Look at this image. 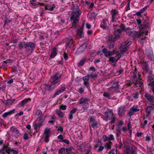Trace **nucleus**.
<instances>
[{
	"mask_svg": "<svg viewBox=\"0 0 154 154\" xmlns=\"http://www.w3.org/2000/svg\"><path fill=\"white\" fill-rule=\"evenodd\" d=\"M24 45L26 53H27L30 51H31V53H32L35 48V43L32 42H24Z\"/></svg>",
	"mask_w": 154,
	"mask_h": 154,
	"instance_id": "f257e3e1",
	"label": "nucleus"
},
{
	"mask_svg": "<svg viewBox=\"0 0 154 154\" xmlns=\"http://www.w3.org/2000/svg\"><path fill=\"white\" fill-rule=\"evenodd\" d=\"M62 74L59 73H56L51 77V81L53 84L56 85L60 81Z\"/></svg>",
	"mask_w": 154,
	"mask_h": 154,
	"instance_id": "f03ea898",
	"label": "nucleus"
},
{
	"mask_svg": "<svg viewBox=\"0 0 154 154\" xmlns=\"http://www.w3.org/2000/svg\"><path fill=\"white\" fill-rule=\"evenodd\" d=\"M131 41L128 40L123 42L119 47L120 51L122 52H125L129 46L131 44Z\"/></svg>",
	"mask_w": 154,
	"mask_h": 154,
	"instance_id": "7ed1b4c3",
	"label": "nucleus"
},
{
	"mask_svg": "<svg viewBox=\"0 0 154 154\" xmlns=\"http://www.w3.org/2000/svg\"><path fill=\"white\" fill-rule=\"evenodd\" d=\"M66 87L65 85L64 84L61 85L59 88L55 92L53 97H54L57 96L63 93L66 91Z\"/></svg>",
	"mask_w": 154,
	"mask_h": 154,
	"instance_id": "20e7f679",
	"label": "nucleus"
},
{
	"mask_svg": "<svg viewBox=\"0 0 154 154\" xmlns=\"http://www.w3.org/2000/svg\"><path fill=\"white\" fill-rule=\"evenodd\" d=\"M79 9L78 6L75 5L73 7L72 14L71 16L72 17V18L73 17H78L81 14V13H79Z\"/></svg>",
	"mask_w": 154,
	"mask_h": 154,
	"instance_id": "39448f33",
	"label": "nucleus"
},
{
	"mask_svg": "<svg viewBox=\"0 0 154 154\" xmlns=\"http://www.w3.org/2000/svg\"><path fill=\"white\" fill-rule=\"evenodd\" d=\"M105 117L109 120L111 119L113 117V113L112 109H108L106 112H103Z\"/></svg>",
	"mask_w": 154,
	"mask_h": 154,
	"instance_id": "423d86ee",
	"label": "nucleus"
},
{
	"mask_svg": "<svg viewBox=\"0 0 154 154\" xmlns=\"http://www.w3.org/2000/svg\"><path fill=\"white\" fill-rule=\"evenodd\" d=\"M51 131L49 128H46L45 129L43 137L45 142L48 143L49 141V138L50 135Z\"/></svg>",
	"mask_w": 154,
	"mask_h": 154,
	"instance_id": "0eeeda50",
	"label": "nucleus"
},
{
	"mask_svg": "<svg viewBox=\"0 0 154 154\" xmlns=\"http://www.w3.org/2000/svg\"><path fill=\"white\" fill-rule=\"evenodd\" d=\"M111 14L112 18L111 22H114L116 21V19H117V16L119 15V12L116 10L113 9L111 11Z\"/></svg>",
	"mask_w": 154,
	"mask_h": 154,
	"instance_id": "6e6552de",
	"label": "nucleus"
},
{
	"mask_svg": "<svg viewBox=\"0 0 154 154\" xmlns=\"http://www.w3.org/2000/svg\"><path fill=\"white\" fill-rule=\"evenodd\" d=\"M125 111L126 109L125 106H121L119 107L118 110V115L119 117L122 118L124 115Z\"/></svg>",
	"mask_w": 154,
	"mask_h": 154,
	"instance_id": "1a4fd4ad",
	"label": "nucleus"
},
{
	"mask_svg": "<svg viewBox=\"0 0 154 154\" xmlns=\"http://www.w3.org/2000/svg\"><path fill=\"white\" fill-rule=\"evenodd\" d=\"M125 31L128 35L131 36L135 37L137 34V32L136 31L128 28L126 29Z\"/></svg>",
	"mask_w": 154,
	"mask_h": 154,
	"instance_id": "9d476101",
	"label": "nucleus"
},
{
	"mask_svg": "<svg viewBox=\"0 0 154 154\" xmlns=\"http://www.w3.org/2000/svg\"><path fill=\"white\" fill-rule=\"evenodd\" d=\"M102 51L104 54L105 57H109L110 56L113 55L115 54L114 51H109L105 48L103 49Z\"/></svg>",
	"mask_w": 154,
	"mask_h": 154,
	"instance_id": "9b49d317",
	"label": "nucleus"
},
{
	"mask_svg": "<svg viewBox=\"0 0 154 154\" xmlns=\"http://www.w3.org/2000/svg\"><path fill=\"white\" fill-rule=\"evenodd\" d=\"M90 78V75L88 74L86 76L83 77L82 79L84 81L83 84L86 87H88L89 84V82Z\"/></svg>",
	"mask_w": 154,
	"mask_h": 154,
	"instance_id": "f8f14e48",
	"label": "nucleus"
},
{
	"mask_svg": "<svg viewBox=\"0 0 154 154\" xmlns=\"http://www.w3.org/2000/svg\"><path fill=\"white\" fill-rule=\"evenodd\" d=\"M121 57V55L119 54H117L115 57H111L109 58V60L112 62V63H116L117 62L118 60Z\"/></svg>",
	"mask_w": 154,
	"mask_h": 154,
	"instance_id": "ddd939ff",
	"label": "nucleus"
},
{
	"mask_svg": "<svg viewBox=\"0 0 154 154\" xmlns=\"http://www.w3.org/2000/svg\"><path fill=\"white\" fill-rule=\"evenodd\" d=\"M87 47V44L86 43H84L78 48L77 52L79 54L81 53L85 50Z\"/></svg>",
	"mask_w": 154,
	"mask_h": 154,
	"instance_id": "4468645a",
	"label": "nucleus"
},
{
	"mask_svg": "<svg viewBox=\"0 0 154 154\" xmlns=\"http://www.w3.org/2000/svg\"><path fill=\"white\" fill-rule=\"evenodd\" d=\"M78 18V17H73L72 18V17H71L70 18V20L71 21L73 20V22L72 23L71 27H73L74 29L77 28L76 24L79 20Z\"/></svg>",
	"mask_w": 154,
	"mask_h": 154,
	"instance_id": "2eb2a0df",
	"label": "nucleus"
},
{
	"mask_svg": "<svg viewBox=\"0 0 154 154\" xmlns=\"http://www.w3.org/2000/svg\"><path fill=\"white\" fill-rule=\"evenodd\" d=\"M144 96L150 103L154 102V97L153 96L150 95L148 93H146Z\"/></svg>",
	"mask_w": 154,
	"mask_h": 154,
	"instance_id": "dca6fc26",
	"label": "nucleus"
},
{
	"mask_svg": "<svg viewBox=\"0 0 154 154\" xmlns=\"http://www.w3.org/2000/svg\"><path fill=\"white\" fill-rule=\"evenodd\" d=\"M149 23H143L139 26V29L140 30H141L143 29L147 30L149 29Z\"/></svg>",
	"mask_w": 154,
	"mask_h": 154,
	"instance_id": "f3484780",
	"label": "nucleus"
},
{
	"mask_svg": "<svg viewBox=\"0 0 154 154\" xmlns=\"http://www.w3.org/2000/svg\"><path fill=\"white\" fill-rule=\"evenodd\" d=\"M154 76L152 74V72L150 71L149 75L148 76L147 78V81L149 83H152L154 82Z\"/></svg>",
	"mask_w": 154,
	"mask_h": 154,
	"instance_id": "a211bd4d",
	"label": "nucleus"
},
{
	"mask_svg": "<svg viewBox=\"0 0 154 154\" xmlns=\"http://www.w3.org/2000/svg\"><path fill=\"white\" fill-rule=\"evenodd\" d=\"M146 53L148 57L151 60H153L154 58V56L152 52V51H149L147 50L146 51Z\"/></svg>",
	"mask_w": 154,
	"mask_h": 154,
	"instance_id": "6ab92c4d",
	"label": "nucleus"
},
{
	"mask_svg": "<svg viewBox=\"0 0 154 154\" xmlns=\"http://www.w3.org/2000/svg\"><path fill=\"white\" fill-rule=\"evenodd\" d=\"M88 100V99L85 97H82L78 101V103L80 104L86 103Z\"/></svg>",
	"mask_w": 154,
	"mask_h": 154,
	"instance_id": "aec40b11",
	"label": "nucleus"
},
{
	"mask_svg": "<svg viewBox=\"0 0 154 154\" xmlns=\"http://www.w3.org/2000/svg\"><path fill=\"white\" fill-rule=\"evenodd\" d=\"M82 30H81L80 29H78L77 31V35L79 36L80 38H82L84 37V33Z\"/></svg>",
	"mask_w": 154,
	"mask_h": 154,
	"instance_id": "412c9836",
	"label": "nucleus"
},
{
	"mask_svg": "<svg viewBox=\"0 0 154 154\" xmlns=\"http://www.w3.org/2000/svg\"><path fill=\"white\" fill-rule=\"evenodd\" d=\"M116 137L117 140H118L119 139L118 137L120 136L121 134V130L119 126H118L116 129Z\"/></svg>",
	"mask_w": 154,
	"mask_h": 154,
	"instance_id": "4be33fe9",
	"label": "nucleus"
},
{
	"mask_svg": "<svg viewBox=\"0 0 154 154\" xmlns=\"http://www.w3.org/2000/svg\"><path fill=\"white\" fill-rule=\"evenodd\" d=\"M14 110V109L9 112L4 113L2 117L4 119L6 118L8 116H10L13 114Z\"/></svg>",
	"mask_w": 154,
	"mask_h": 154,
	"instance_id": "5701e85b",
	"label": "nucleus"
},
{
	"mask_svg": "<svg viewBox=\"0 0 154 154\" xmlns=\"http://www.w3.org/2000/svg\"><path fill=\"white\" fill-rule=\"evenodd\" d=\"M12 20L7 17L5 18V20H4V23L3 26V27H5L6 25L8 24L9 23L11 22Z\"/></svg>",
	"mask_w": 154,
	"mask_h": 154,
	"instance_id": "b1692460",
	"label": "nucleus"
},
{
	"mask_svg": "<svg viewBox=\"0 0 154 154\" xmlns=\"http://www.w3.org/2000/svg\"><path fill=\"white\" fill-rule=\"evenodd\" d=\"M107 26L106 20H103L102 23H101L100 27L104 29H106Z\"/></svg>",
	"mask_w": 154,
	"mask_h": 154,
	"instance_id": "393cba45",
	"label": "nucleus"
},
{
	"mask_svg": "<svg viewBox=\"0 0 154 154\" xmlns=\"http://www.w3.org/2000/svg\"><path fill=\"white\" fill-rule=\"evenodd\" d=\"M118 85L119 83L118 82H116L113 83L112 85V86L109 88V89L110 90H112L113 89H114L115 90H118Z\"/></svg>",
	"mask_w": 154,
	"mask_h": 154,
	"instance_id": "a878e982",
	"label": "nucleus"
},
{
	"mask_svg": "<svg viewBox=\"0 0 154 154\" xmlns=\"http://www.w3.org/2000/svg\"><path fill=\"white\" fill-rule=\"evenodd\" d=\"M57 49L54 48L53 49V51L51 52V54L50 55V59L54 58L57 55Z\"/></svg>",
	"mask_w": 154,
	"mask_h": 154,
	"instance_id": "bb28decb",
	"label": "nucleus"
},
{
	"mask_svg": "<svg viewBox=\"0 0 154 154\" xmlns=\"http://www.w3.org/2000/svg\"><path fill=\"white\" fill-rule=\"evenodd\" d=\"M11 131L12 132V134L14 135H17L19 133L18 129L15 127L12 126L10 128Z\"/></svg>",
	"mask_w": 154,
	"mask_h": 154,
	"instance_id": "cd10ccee",
	"label": "nucleus"
},
{
	"mask_svg": "<svg viewBox=\"0 0 154 154\" xmlns=\"http://www.w3.org/2000/svg\"><path fill=\"white\" fill-rule=\"evenodd\" d=\"M134 83L135 84V85H136V84H138L140 87H141V85H143L142 80L139 77L138 79H137L135 81H134Z\"/></svg>",
	"mask_w": 154,
	"mask_h": 154,
	"instance_id": "c85d7f7f",
	"label": "nucleus"
},
{
	"mask_svg": "<svg viewBox=\"0 0 154 154\" xmlns=\"http://www.w3.org/2000/svg\"><path fill=\"white\" fill-rule=\"evenodd\" d=\"M18 47L20 51H22L24 48H25L24 42L23 43L21 42H20L18 44Z\"/></svg>",
	"mask_w": 154,
	"mask_h": 154,
	"instance_id": "c756f323",
	"label": "nucleus"
},
{
	"mask_svg": "<svg viewBox=\"0 0 154 154\" xmlns=\"http://www.w3.org/2000/svg\"><path fill=\"white\" fill-rule=\"evenodd\" d=\"M15 101V100L13 99H9L8 100H6L5 101L4 103H5L6 104L9 105H11Z\"/></svg>",
	"mask_w": 154,
	"mask_h": 154,
	"instance_id": "7c9ffc66",
	"label": "nucleus"
},
{
	"mask_svg": "<svg viewBox=\"0 0 154 154\" xmlns=\"http://www.w3.org/2000/svg\"><path fill=\"white\" fill-rule=\"evenodd\" d=\"M125 27L124 24H122L119 27V28L117 30V32L119 33H121L125 29Z\"/></svg>",
	"mask_w": 154,
	"mask_h": 154,
	"instance_id": "2f4dec72",
	"label": "nucleus"
},
{
	"mask_svg": "<svg viewBox=\"0 0 154 154\" xmlns=\"http://www.w3.org/2000/svg\"><path fill=\"white\" fill-rule=\"evenodd\" d=\"M31 99L29 98L28 99H25L22 100L20 103V104L22 106H23L28 101H30Z\"/></svg>",
	"mask_w": 154,
	"mask_h": 154,
	"instance_id": "473e14b6",
	"label": "nucleus"
},
{
	"mask_svg": "<svg viewBox=\"0 0 154 154\" xmlns=\"http://www.w3.org/2000/svg\"><path fill=\"white\" fill-rule=\"evenodd\" d=\"M89 125L90 126L93 128H97L98 127V123L96 122L89 123Z\"/></svg>",
	"mask_w": 154,
	"mask_h": 154,
	"instance_id": "72a5a7b5",
	"label": "nucleus"
},
{
	"mask_svg": "<svg viewBox=\"0 0 154 154\" xmlns=\"http://www.w3.org/2000/svg\"><path fill=\"white\" fill-rule=\"evenodd\" d=\"M72 40H70L69 41V42L66 45V49L68 51H69V50H70V47L72 45Z\"/></svg>",
	"mask_w": 154,
	"mask_h": 154,
	"instance_id": "f704fd0d",
	"label": "nucleus"
},
{
	"mask_svg": "<svg viewBox=\"0 0 154 154\" xmlns=\"http://www.w3.org/2000/svg\"><path fill=\"white\" fill-rule=\"evenodd\" d=\"M56 113L60 117L62 118H63L64 117V114L60 110H57Z\"/></svg>",
	"mask_w": 154,
	"mask_h": 154,
	"instance_id": "c9c22d12",
	"label": "nucleus"
},
{
	"mask_svg": "<svg viewBox=\"0 0 154 154\" xmlns=\"http://www.w3.org/2000/svg\"><path fill=\"white\" fill-rule=\"evenodd\" d=\"M112 144V143L111 142H108L106 143L104 146V147L106 149H109L111 148V145Z\"/></svg>",
	"mask_w": 154,
	"mask_h": 154,
	"instance_id": "e433bc0d",
	"label": "nucleus"
},
{
	"mask_svg": "<svg viewBox=\"0 0 154 154\" xmlns=\"http://www.w3.org/2000/svg\"><path fill=\"white\" fill-rule=\"evenodd\" d=\"M145 9L144 8H142L139 11L136 13V15L137 16H142L141 15V14L143 13L145 11Z\"/></svg>",
	"mask_w": 154,
	"mask_h": 154,
	"instance_id": "4c0bfd02",
	"label": "nucleus"
},
{
	"mask_svg": "<svg viewBox=\"0 0 154 154\" xmlns=\"http://www.w3.org/2000/svg\"><path fill=\"white\" fill-rule=\"evenodd\" d=\"M152 109V108L151 106H148L146 109V111L148 115H149L151 113V111Z\"/></svg>",
	"mask_w": 154,
	"mask_h": 154,
	"instance_id": "58836bf2",
	"label": "nucleus"
},
{
	"mask_svg": "<svg viewBox=\"0 0 154 154\" xmlns=\"http://www.w3.org/2000/svg\"><path fill=\"white\" fill-rule=\"evenodd\" d=\"M33 126L34 127V130L37 132L38 131V128L40 127V126H38V125L35 122H34L33 124Z\"/></svg>",
	"mask_w": 154,
	"mask_h": 154,
	"instance_id": "ea45409f",
	"label": "nucleus"
},
{
	"mask_svg": "<svg viewBox=\"0 0 154 154\" xmlns=\"http://www.w3.org/2000/svg\"><path fill=\"white\" fill-rule=\"evenodd\" d=\"M30 3L32 6H36L38 5L39 2H38L35 0H32L30 1Z\"/></svg>",
	"mask_w": 154,
	"mask_h": 154,
	"instance_id": "a19ab883",
	"label": "nucleus"
},
{
	"mask_svg": "<svg viewBox=\"0 0 154 154\" xmlns=\"http://www.w3.org/2000/svg\"><path fill=\"white\" fill-rule=\"evenodd\" d=\"M143 69L146 71H148V64L146 63H143Z\"/></svg>",
	"mask_w": 154,
	"mask_h": 154,
	"instance_id": "79ce46f5",
	"label": "nucleus"
},
{
	"mask_svg": "<svg viewBox=\"0 0 154 154\" xmlns=\"http://www.w3.org/2000/svg\"><path fill=\"white\" fill-rule=\"evenodd\" d=\"M55 84H53L51 82V85H49V91H53L56 87Z\"/></svg>",
	"mask_w": 154,
	"mask_h": 154,
	"instance_id": "37998d69",
	"label": "nucleus"
},
{
	"mask_svg": "<svg viewBox=\"0 0 154 154\" xmlns=\"http://www.w3.org/2000/svg\"><path fill=\"white\" fill-rule=\"evenodd\" d=\"M35 115L36 116H42V112L40 109H38L36 112Z\"/></svg>",
	"mask_w": 154,
	"mask_h": 154,
	"instance_id": "c03bdc74",
	"label": "nucleus"
},
{
	"mask_svg": "<svg viewBox=\"0 0 154 154\" xmlns=\"http://www.w3.org/2000/svg\"><path fill=\"white\" fill-rule=\"evenodd\" d=\"M65 148H61L59 150V154H64L65 152Z\"/></svg>",
	"mask_w": 154,
	"mask_h": 154,
	"instance_id": "a18cd8bd",
	"label": "nucleus"
},
{
	"mask_svg": "<svg viewBox=\"0 0 154 154\" xmlns=\"http://www.w3.org/2000/svg\"><path fill=\"white\" fill-rule=\"evenodd\" d=\"M85 60V59H82L78 63V66H83Z\"/></svg>",
	"mask_w": 154,
	"mask_h": 154,
	"instance_id": "49530a36",
	"label": "nucleus"
},
{
	"mask_svg": "<svg viewBox=\"0 0 154 154\" xmlns=\"http://www.w3.org/2000/svg\"><path fill=\"white\" fill-rule=\"evenodd\" d=\"M89 122L90 123H93L95 122V119L94 117L93 116H90L89 118Z\"/></svg>",
	"mask_w": 154,
	"mask_h": 154,
	"instance_id": "de8ad7c7",
	"label": "nucleus"
},
{
	"mask_svg": "<svg viewBox=\"0 0 154 154\" xmlns=\"http://www.w3.org/2000/svg\"><path fill=\"white\" fill-rule=\"evenodd\" d=\"M132 80L134 81H135L137 78V76L136 75V72L135 71H134L133 72V77H132Z\"/></svg>",
	"mask_w": 154,
	"mask_h": 154,
	"instance_id": "09e8293b",
	"label": "nucleus"
},
{
	"mask_svg": "<svg viewBox=\"0 0 154 154\" xmlns=\"http://www.w3.org/2000/svg\"><path fill=\"white\" fill-rule=\"evenodd\" d=\"M103 138L104 142L109 141V137H107L106 135H103Z\"/></svg>",
	"mask_w": 154,
	"mask_h": 154,
	"instance_id": "8fccbe9b",
	"label": "nucleus"
},
{
	"mask_svg": "<svg viewBox=\"0 0 154 154\" xmlns=\"http://www.w3.org/2000/svg\"><path fill=\"white\" fill-rule=\"evenodd\" d=\"M103 96L104 97H106L108 99H110V94L109 93H108L106 92H104V93L103 94Z\"/></svg>",
	"mask_w": 154,
	"mask_h": 154,
	"instance_id": "3c124183",
	"label": "nucleus"
},
{
	"mask_svg": "<svg viewBox=\"0 0 154 154\" xmlns=\"http://www.w3.org/2000/svg\"><path fill=\"white\" fill-rule=\"evenodd\" d=\"M73 149V148L72 147L70 146L69 147L66 148V151L68 153H70L72 152Z\"/></svg>",
	"mask_w": 154,
	"mask_h": 154,
	"instance_id": "603ef678",
	"label": "nucleus"
},
{
	"mask_svg": "<svg viewBox=\"0 0 154 154\" xmlns=\"http://www.w3.org/2000/svg\"><path fill=\"white\" fill-rule=\"evenodd\" d=\"M44 122V120L43 119H39L38 121V125L39 126H40V127Z\"/></svg>",
	"mask_w": 154,
	"mask_h": 154,
	"instance_id": "864d4df0",
	"label": "nucleus"
},
{
	"mask_svg": "<svg viewBox=\"0 0 154 154\" xmlns=\"http://www.w3.org/2000/svg\"><path fill=\"white\" fill-rule=\"evenodd\" d=\"M59 142H63L66 143L67 144H69V140L67 139H65L63 140H59Z\"/></svg>",
	"mask_w": 154,
	"mask_h": 154,
	"instance_id": "5fc2aeb1",
	"label": "nucleus"
},
{
	"mask_svg": "<svg viewBox=\"0 0 154 154\" xmlns=\"http://www.w3.org/2000/svg\"><path fill=\"white\" fill-rule=\"evenodd\" d=\"M77 108H74L73 109H72L71 110V111L70 112V113L73 114L75 113L77 111Z\"/></svg>",
	"mask_w": 154,
	"mask_h": 154,
	"instance_id": "6e6d98bb",
	"label": "nucleus"
},
{
	"mask_svg": "<svg viewBox=\"0 0 154 154\" xmlns=\"http://www.w3.org/2000/svg\"><path fill=\"white\" fill-rule=\"evenodd\" d=\"M147 32H140L138 34V35L140 36H143V35H144L145 36L147 34Z\"/></svg>",
	"mask_w": 154,
	"mask_h": 154,
	"instance_id": "4d7b16f0",
	"label": "nucleus"
},
{
	"mask_svg": "<svg viewBox=\"0 0 154 154\" xmlns=\"http://www.w3.org/2000/svg\"><path fill=\"white\" fill-rule=\"evenodd\" d=\"M131 111H132L133 112H137L139 110V109H137L136 108H135L134 106H133L131 108Z\"/></svg>",
	"mask_w": 154,
	"mask_h": 154,
	"instance_id": "13d9d810",
	"label": "nucleus"
},
{
	"mask_svg": "<svg viewBox=\"0 0 154 154\" xmlns=\"http://www.w3.org/2000/svg\"><path fill=\"white\" fill-rule=\"evenodd\" d=\"M13 62V61L11 59H7L5 61H4L3 63H11Z\"/></svg>",
	"mask_w": 154,
	"mask_h": 154,
	"instance_id": "bf43d9fd",
	"label": "nucleus"
},
{
	"mask_svg": "<svg viewBox=\"0 0 154 154\" xmlns=\"http://www.w3.org/2000/svg\"><path fill=\"white\" fill-rule=\"evenodd\" d=\"M66 105H63V104L61 105L60 106V109L63 110H66Z\"/></svg>",
	"mask_w": 154,
	"mask_h": 154,
	"instance_id": "052dcab7",
	"label": "nucleus"
},
{
	"mask_svg": "<svg viewBox=\"0 0 154 154\" xmlns=\"http://www.w3.org/2000/svg\"><path fill=\"white\" fill-rule=\"evenodd\" d=\"M134 114V112H133L131 110L127 114V116H128L131 117Z\"/></svg>",
	"mask_w": 154,
	"mask_h": 154,
	"instance_id": "680f3d73",
	"label": "nucleus"
},
{
	"mask_svg": "<svg viewBox=\"0 0 154 154\" xmlns=\"http://www.w3.org/2000/svg\"><path fill=\"white\" fill-rule=\"evenodd\" d=\"M63 57L64 59H65L66 60H67L68 59V56L67 54L65 52H64V53L63 54Z\"/></svg>",
	"mask_w": 154,
	"mask_h": 154,
	"instance_id": "e2e57ef3",
	"label": "nucleus"
},
{
	"mask_svg": "<svg viewBox=\"0 0 154 154\" xmlns=\"http://www.w3.org/2000/svg\"><path fill=\"white\" fill-rule=\"evenodd\" d=\"M97 14L94 12H93L91 14V18H94L96 17Z\"/></svg>",
	"mask_w": 154,
	"mask_h": 154,
	"instance_id": "0e129e2a",
	"label": "nucleus"
},
{
	"mask_svg": "<svg viewBox=\"0 0 154 154\" xmlns=\"http://www.w3.org/2000/svg\"><path fill=\"white\" fill-rule=\"evenodd\" d=\"M104 149V147L102 146H100L98 149L97 150V152H100L102 151L103 149Z\"/></svg>",
	"mask_w": 154,
	"mask_h": 154,
	"instance_id": "69168bd1",
	"label": "nucleus"
},
{
	"mask_svg": "<svg viewBox=\"0 0 154 154\" xmlns=\"http://www.w3.org/2000/svg\"><path fill=\"white\" fill-rule=\"evenodd\" d=\"M109 141L114 140L115 139L114 136L112 134H110L109 136Z\"/></svg>",
	"mask_w": 154,
	"mask_h": 154,
	"instance_id": "338daca9",
	"label": "nucleus"
},
{
	"mask_svg": "<svg viewBox=\"0 0 154 154\" xmlns=\"http://www.w3.org/2000/svg\"><path fill=\"white\" fill-rule=\"evenodd\" d=\"M123 145L121 141L119 142V144L117 145L119 149H121L123 146Z\"/></svg>",
	"mask_w": 154,
	"mask_h": 154,
	"instance_id": "774afa93",
	"label": "nucleus"
}]
</instances>
